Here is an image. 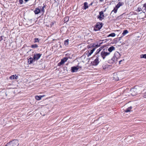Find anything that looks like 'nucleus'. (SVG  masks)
Masks as SVG:
<instances>
[{
    "mask_svg": "<svg viewBox=\"0 0 146 146\" xmlns=\"http://www.w3.org/2000/svg\"><path fill=\"white\" fill-rule=\"evenodd\" d=\"M96 59L94 61L92 62V64L93 65H97L100 62L99 59L100 56L99 55L96 54Z\"/></svg>",
    "mask_w": 146,
    "mask_h": 146,
    "instance_id": "4",
    "label": "nucleus"
},
{
    "mask_svg": "<svg viewBox=\"0 0 146 146\" xmlns=\"http://www.w3.org/2000/svg\"><path fill=\"white\" fill-rule=\"evenodd\" d=\"M143 96L144 98H146V92L144 93Z\"/></svg>",
    "mask_w": 146,
    "mask_h": 146,
    "instance_id": "34",
    "label": "nucleus"
},
{
    "mask_svg": "<svg viewBox=\"0 0 146 146\" xmlns=\"http://www.w3.org/2000/svg\"><path fill=\"white\" fill-rule=\"evenodd\" d=\"M40 11H42V12H44V9H43V8H42L41 9V10Z\"/></svg>",
    "mask_w": 146,
    "mask_h": 146,
    "instance_id": "36",
    "label": "nucleus"
},
{
    "mask_svg": "<svg viewBox=\"0 0 146 146\" xmlns=\"http://www.w3.org/2000/svg\"><path fill=\"white\" fill-rule=\"evenodd\" d=\"M102 43V42L100 43L99 44H90V45H88V48H90V47H99L100 46V45Z\"/></svg>",
    "mask_w": 146,
    "mask_h": 146,
    "instance_id": "10",
    "label": "nucleus"
},
{
    "mask_svg": "<svg viewBox=\"0 0 146 146\" xmlns=\"http://www.w3.org/2000/svg\"><path fill=\"white\" fill-rule=\"evenodd\" d=\"M120 54L117 52H115L114 54V56L113 57L115 58V59L117 60H117L120 57Z\"/></svg>",
    "mask_w": 146,
    "mask_h": 146,
    "instance_id": "12",
    "label": "nucleus"
},
{
    "mask_svg": "<svg viewBox=\"0 0 146 146\" xmlns=\"http://www.w3.org/2000/svg\"><path fill=\"white\" fill-rule=\"evenodd\" d=\"M19 2L20 4H22L23 3V0H19Z\"/></svg>",
    "mask_w": 146,
    "mask_h": 146,
    "instance_id": "31",
    "label": "nucleus"
},
{
    "mask_svg": "<svg viewBox=\"0 0 146 146\" xmlns=\"http://www.w3.org/2000/svg\"><path fill=\"white\" fill-rule=\"evenodd\" d=\"M64 44L65 45H67L68 44V40L67 39L64 41Z\"/></svg>",
    "mask_w": 146,
    "mask_h": 146,
    "instance_id": "27",
    "label": "nucleus"
},
{
    "mask_svg": "<svg viewBox=\"0 0 146 146\" xmlns=\"http://www.w3.org/2000/svg\"><path fill=\"white\" fill-rule=\"evenodd\" d=\"M105 17L104 15L103 11H102L99 12V15L97 16V19L100 21H102Z\"/></svg>",
    "mask_w": 146,
    "mask_h": 146,
    "instance_id": "7",
    "label": "nucleus"
},
{
    "mask_svg": "<svg viewBox=\"0 0 146 146\" xmlns=\"http://www.w3.org/2000/svg\"><path fill=\"white\" fill-rule=\"evenodd\" d=\"M134 13L133 12H131L129 14H130L131 15H133Z\"/></svg>",
    "mask_w": 146,
    "mask_h": 146,
    "instance_id": "37",
    "label": "nucleus"
},
{
    "mask_svg": "<svg viewBox=\"0 0 146 146\" xmlns=\"http://www.w3.org/2000/svg\"><path fill=\"white\" fill-rule=\"evenodd\" d=\"M131 94L133 96H135L138 94V90L135 88H134L131 89Z\"/></svg>",
    "mask_w": 146,
    "mask_h": 146,
    "instance_id": "6",
    "label": "nucleus"
},
{
    "mask_svg": "<svg viewBox=\"0 0 146 146\" xmlns=\"http://www.w3.org/2000/svg\"><path fill=\"white\" fill-rule=\"evenodd\" d=\"M119 7L120 6L118 5V4H117L115 6V8L117 9H118L119 8Z\"/></svg>",
    "mask_w": 146,
    "mask_h": 146,
    "instance_id": "33",
    "label": "nucleus"
},
{
    "mask_svg": "<svg viewBox=\"0 0 146 146\" xmlns=\"http://www.w3.org/2000/svg\"><path fill=\"white\" fill-rule=\"evenodd\" d=\"M19 145L18 141L14 140L7 143L5 146H18Z\"/></svg>",
    "mask_w": 146,
    "mask_h": 146,
    "instance_id": "2",
    "label": "nucleus"
},
{
    "mask_svg": "<svg viewBox=\"0 0 146 146\" xmlns=\"http://www.w3.org/2000/svg\"><path fill=\"white\" fill-rule=\"evenodd\" d=\"M141 58L146 59V54L141 55Z\"/></svg>",
    "mask_w": 146,
    "mask_h": 146,
    "instance_id": "26",
    "label": "nucleus"
},
{
    "mask_svg": "<svg viewBox=\"0 0 146 146\" xmlns=\"http://www.w3.org/2000/svg\"><path fill=\"white\" fill-rule=\"evenodd\" d=\"M68 58L67 57H64L62 59L61 61L58 64V66H60L64 64L65 62H66L68 60Z\"/></svg>",
    "mask_w": 146,
    "mask_h": 146,
    "instance_id": "9",
    "label": "nucleus"
},
{
    "mask_svg": "<svg viewBox=\"0 0 146 146\" xmlns=\"http://www.w3.org/2000/svg\"><path fill=\"white\" fill-rule=\"evenodd\" d=\"M122 61V60H120L119 61V64H121V62Z\"/></svg>",
    "mask_w": 146,
    "mask_h": 146,
    "instance_id": "39",
    "label": "nucleus"
},
{
    "mask_svg": "<svg viewBox=\"0 0 146 146\" xmlns=\"http://www.w3.org/2000/svg\"><path fill=\"white\" fill-rule=\"evenodd\" d=\"M34 12L35 14H38L40 12V10L38 8H36Z\"/></svg>",
    "mask_w": 146,
    "mask_h": 146,
    "instance_id": "15",
    "label": "nucleus"
},
{
    "mask_svg": "<svg viewBox=\"0 0 146 146\" xmlns=\"http://www.w3.org/2000/svg\"><path fill=\"white\" fill-rule=\"evenodd\" d=\"M137 11L138 12H140L141 11H142V9L141 8L138 7L137 8Z\"/></svg>",
    "mask_w": 146,
    "mask_h": 146,
    "instance_id": "30",
    "label": "nucleus"
},
{
    "mask_svg": "<svg viewBox=\"0 0 146 146\" xmlns=\"http://www.w3.org/2000/svg\"><path fill=\"white\" fill-rule=\"evenodd\" d=\"M58 46H56V47H58Z\"/></svg>",
    "mask_w": 146,
    "mask_h": 146,
    "instance_id": "41",
    "label": "nucleus"
},
{
    "mask_svg": "<svg viewBox=\"0 0 146 146\" xmlns=\"http://www.w3.org/2000/svg\"><path fill=\"white\" fill-rule=\"evenodd\" d=\"M81 68V66H77L72 67L71 68V72H76L79 69Z\"/></svg>",
    "mask_w": 146,
    "mask_h": 146,
    "instance_id": "8",
    "label": "nucleus"
},
{
    "mask_svg": "<svg viewBox=\"0 0 146 146\" xmlns=\"http://www.w3.org/2000/svg\"><path fill=\"white\" fill-rule=\"evenodd\" d=\"M56 42H57L59 44V47H61V46L60 45V42H59V41H58V40H56Z\"/></svg>",
    "mask_w": 146,
    "mask_h": 146,
    "instance_id": "35",
    "label": "nucleus"
},
{
    "mask_svg": "<svg viewBox=\"0 0 146 146\" xmlns=\"http://www.w3.org/2000/svg\"><path fill=\"white\" fill-rule=\"evenodd\" d=\"M110 54V52H107V49H104L101 52L100 56L103 59H104L106 56Z\"/></svg>",
    "mask_w": 146,
    "mask_h": 146,
    "instance_id": "3",
    "label": "nucleus"
},
{
    "mask_svg": "<svg viewBox=\"0 0 146 146\" xmlns=\"http://www.w3.org/2000/svg\"><path fill=\"white\" fill-rule=\"evenodd\" d=\"M39 41V40L38 38H35V42H38Z\"/></svg>",
    "mask_w": 146,
    "mask_h": 146,
    "instance_id": "29",
    "label": "nucleus"
},
{
    "mask_svg": "<svg viewBox=\"0 0 146 146\" xmlns=\"http://www.w3.org/2000/svg\"><path fill=\"white\" fill-rule=\"evenodd\" d=\"M44 96H35V98L36 99L38 100H41V98L43 97Z\"/></svg>",
    "mask_w": 146,
    "mask_h": 146,
    "instance_id": "19",
    "label": "nucleus"
},
{
    "mask_svg": "<svg viewBox=\"0 0 146 146\" xmlns=\"http://www.w3.org/2000/svg\"><path fill=\"white\" fill-rule=\"evenodd\" d=\"M42 55V54L40 53H35L34 54L33 58L30 57L28 59V62L29 64H31L33 63V61H35L37 60L40 58Z\"/></svg>",
    "mask_w": 146,
    "mask_h": 146,
    "instance_id": "1",
    "label": "nucleus"
},
{
    "mask_svg": "<svg viewBox=\"0 0 146 146\" xmlns=\"http://www.w3.org/2000/svg\"><path fill=\"white\" fill-rule=\"evenodd\" d=\"M103 68L104 69L106 70L108 68V66L107 65H103Z\"/></svg>",
    "mask_w": 146,
    "mask_h": 146,
    "instance_id": "28",
    "label": "nucleus"
},
{
    "mask_svg": "<svg viewBox=\"0 0 146 146\" xmlns=\"http://www.w3.org/2000/svg\"><path fill=\"white\" fill-rule=\"evenodd\" d=\"M132 109V107L131 106H130L128 108H127L126 110H124V111L125 112H130L131 111V110Z\"/></svg>",
    "mask_w": 146,
    "mask_h": 146,
    "instance_id": "16",
    "label": "nucleus"
},
{
    "mask_svg": "<svg viewBox=\"0 0 146 146\" xmlns=\"http://www.w3.org/2000/svg\"><path fill=\"white\" fill-rule=\"evenodd\" d=\"M31 47L32 48H36L38 47V46L37 44H34L31 45Z\"/></svg>",
    "mask_w": 146,
    "mask_h": 146,
    "instance_id": "24",
    "label": "nucleus"
},
{
    "mask_svg": "<svg viewBox=\"0 0 146 146\" xmlns=\"http://www.w3.org/2000/svg\"><path fill=\"white\" fill-rule=\"evenodd\" d=\"M117 61V60L115 59V58L113 57L111 59L108 60V62L110 64H113L114 63H116Z\"/></svg>",
    "mask_w": 146,
    "mask_h": 146,
    "instance_id": "11",
    "label": "nucleus"
},
{
    "mask_svg": "<svg viewBox=\"0 0 146 146\" xmlns=\"http://www.w3.org/2000/svg\"><path fill=\"white\" fill-rule=\"evenodd\" d=\"M117 9L116 8H114L113 10L111 13L110 15L112 14V13L113 12H114V13H117Z\"/></svg>",
    "mask_w": 146,
    "mask_h": 146,
    "instance_id": "22",
    "label": "nucleus"
},
{
    "mask_svg": "<svg viewBox=\"0 0 146 146\" xmlns=\"http://www.w3.org/2000/svg\"><path fill=\"white\" fill-rule=\"evenodd\" d=\"M117 4L120 6V7L122 5V3H121L120 2H119V3Z\"/></svg>",
    "mask_w": 146,
    "mask_h": 146,
    "instance_id": "32",
    "label": "nucleus"
},
{
    "mask_svg": "<svg viewBox=\"0 0 146 146\" xmlns=\"http://www.w3.org/2000/svg\"><path fill=\"white\" fill-rule=\"evenodd\" d=\"M104 48V47L102 46L101 47H100L99 49L97 50L96 51L97 53L96 54H98H98H99V52L101 51V50Z\"/></svg>",
    "mask_w": 146,
    "mask_h": 146,
    "instance_id": "20",
    "label": "nucleus"
},
{
    "mask_svg": "<svg viewBox=\"0 0 146 146\" xmlns=\"http://www.w3.org/2000/svg\"><path fill=\"white\" fill-rule=\"evenodd\" d=\"M84 6L83 7H84V9H85V10L88 7V3L86 2H84Z\"/></svg>",
    "mask_w": 146,
    "mask_h": 146,
    "instance_id": "17",
    "label": "nucleus"
},
{
    "mask_svg": "<svg viewBox=\"0 0 146 146\" xmlns=\"http://www.w3.org/2000/svg\"><path fill=\"white\" fill-rule=\"evenodd\" d=\"M17 76H16V75H15H15H12L11 76H10L9 78L11 79V80H13L14 79H17Z\"/></svg>",
    "mask_w": 146,
    "mask_h": 146,
    "instance_id": "18",
    "label": "nucleus"
},
{
    "mask_svg": "<svg viewBox=\"0 0 146 146\" xmlns=\"http://www.w3.org/2000/svg\"><path fill=\"white\" fill-rule=\"evenodd\" d=\"M115 34L114 33H111L110 34H109L108 36V37L109 36H111V37H114L115 36Z\"/></svg>",
    "mask_w": 146,
    "mask_h": 146,
    "instance_id": "23",
    "label": "nucleus"
},
{
    "mask_svg": "<svg viewBox=\"0 0 146 146\" xmlns=\"http://www.w3.org/2000/svg\"><path fill=\"white\" fill-rule=\"evenodd\" d=\"M93 4V2H92L89 5V6L90 5H92Z\"/></svg>",
    "mask_w": 146,
    "mask_h": 146,
    "instance_id": "38",
    "label": "nucleus"
},
{
    "mask_svg": "<svg viewBox=\"0 0 146 146\" xmlns=\"http://www.w3.org/2000/svg\"><path fill=\"white\" fill-rule=\"evenodd\" d=\"M45 6H44L42 7V8H43V9H44V7H45Z\"/></svg>",
    "mask_w": 146,
    "mask_h": 146,
    "instance_id": "40",
    "label": "nucleus"
},
{
    "mask_svg": "<svg viewBox=\"0 0 146 146\" xmlns=\"http://www.w3.org/2000/svg\"><path fill=\"white\" fill-rule=\"evenodd\" d=\"M69 20V18L68 17H65L64 19V21L65 22H67Z\"/></svg>",
    "mask_w": 146,
    "mask_h": 146,
    "instance_id": "25",
    "label": "nucleus"
},
{
    "mask_svg": "<svg viewBox=\"0 0 146 146\" xmlns=\"http://www.w3.org/2000/svg\"><path fill=\"white\" fill-rule=\"evenodd\" d=\"M102 23H97L96 25L95 28H94V30L95 31L99 30L102 27Z\"/></svg>",
    "mask_w": 146,
    "mask_h": 146,
    "instance_id": "5",
    "label": "nucleus"
},
{
    "mask_svg": "<svg viewBox=\"0 0 146 146\" xmlns=\"http://www.w3.org/2000/svg\"><path fill=\"white\" fill-rule=\"evenodd\" d=\"M96 49V48H93V49L91 50L90 51H88V56H90L93 52Z\"/></svg>",
    "mask_w": 146,
    "mask_h": 146,
    "instance_id": "14",
    "label": "nucleus"
},
{
    "mask_svg": "<svg viewBox=\"0 0 146 146\" xmlns=\"http://www.w3.org/2000/svg\"><path fill=\"white\" fill-rule=\"evenodd\" d=\"M115 50V48L113 46H111L110 48H109L108 49V51L109 52H110H110H112L113 50Z\"/></svg>",
    "mask_w": 146,
    "mask_h": 146,
    "instance_id": "13",
    "label": "nucleus"
},
{
    "mask_svg": "<svg viewBox=\"0 0 146 146\" xmlns=\"http://www.w3.org/2000/svg\"><path fill=\"white\" fill-rule=\"evenodd\" d=\"M128 31L127 30H124L123 33H122V35L123 36H124L127 33H128Z\"/></svg>",
    "mask_w": 146,
    "mask_h": 146,
    "instance_id": "21",
    "label": "nucleus"
}]
</instances>
